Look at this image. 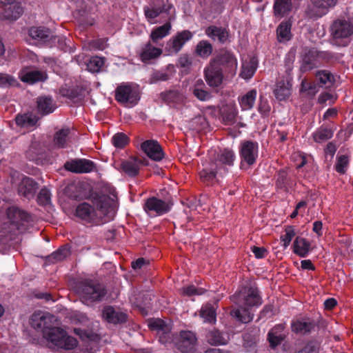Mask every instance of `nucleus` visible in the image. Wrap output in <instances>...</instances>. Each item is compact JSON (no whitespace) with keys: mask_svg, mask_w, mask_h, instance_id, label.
<instances>
[{"mask_svg":"<svg viewBox=\"0 0 353 353\" xmlns=\"http://www.w3.org/2000/svg\"><path fill=\"white\" fill-rule=\"evenodd\" d=\"M200 315L204 319L205 322L210 323L216 322V311L211 304L203 305L201 309Z\"/></svg>","mask_w":353,"mask_h":353,"instance_id":"obj_51","label":"nucleus"},{"mask_svg":"<svg viewBox=\"0 0 353 353\" xmlns=\"http://www.w3.org/2000/svg\"><path fill=\"white\" fill-rule=\"evenodd\" d=\"M292 23L289 19L288 20L283 21L276 28V37L279 42H285L290 41L292 34L291 32Z\"/></svg>","mask_w":353,"mask_h":353,"instance_id":"obj_36","label":"nucleus"},{"mask_svg":"<svg viewBox=\"0 0 353 353\" xmlns=\"http://www.w3.org/2000/svg\"><path fill=\"white\" fill-rule=\"evenodd\" d=\"M70 134V129L68 128L56 132L53 139L54 145L58 148H65L68 146Z\"/></svg>","mask_w":353,"mask_h":353,"instance_id":"obj_45","label":"nucleus"},{"mask_svg":"<svg viewBox=\"0 0 353 353\" xmlns=\"http://www.w3.org/2000/svg\"><path fill=\"white\" fill-rule=\"evenodd\" d=\"M221 116L224 122L231 124L235 121L236 113L231 106H225L220 110Z\"/></svg>","mask_w":353,"mask_h":353,"instance_id":"obj_57","label":"nucleus"},{"mask_svg":"<svg viewBox=\"0 0 353 353\" xmlns=\"http://www.w3.org/2000/svg\"><path fill=\"white\" fill-rule=\"evenodd\" d=\"M173 202L171 199L165 198L164 200L151 196L145 201L143 210L145 212H154L158 215L166 214L170 210Z\"/></svg>","mask_w":353,"mask_h":353,"instance_id":"obj_10","label":"nucleus"},{"mask_svg":"<svg viewBox=\"0 0 353 353\" xmlns=\"http://www.w3.org/2000/svg\"><path fill=\"white\" fill-rule=\"evenodd\" d=\"M48 47H57L63 52H67L68 50L65 38L63 36H57L54 34L50 39V41H48Z\"/></svg>","mask_w":353,"mask_h":353,"instance_id":"obj_56","label":"nucleus"},{"mask_svg":"<svg viewBox=\"0 0 353 353\" xmlns=\"http://www.w3.org/2000/svg\"><path fill=\"white\" fill-rule=\"evenodd\" d=\"M317 90V85L314 82H307L305 79L301 83L300 92H306L308 97H314Z\"/></svg>","mask_w":353,"mask_h":353,"instance_id":"obj_59","label":"nucleus"},{"mask_svg":"<svg viewBox=\"0 0 353 353\" xmlns=\"http://www.w3.org/2000/svg\"><path fill=\"white\" fill-rule=\"evenodd\" d=\"M148 326L152 331H156L159 334V341L165 343L169 338L171 332V327L165 321L161 319H152L149 321Z\"/></svg>","mask_w":353,"mask_h":353,"instance_id":"obj_20","label":"nucleus"},{"mask_svg":"<svg viewBox=\"0 0 353 353\" xmlns=\"http://www.w3.org/2000/svg\"><path fill=\"white\" fill-rule=\"evenodd\" d=\"M236 156L234 151L229 148L221 150L215 159V166L231 167L234 165Z\"/></svg>","mask_w":353,"mask_h":353,"instance_id":"obj_29","label":"nucleus"},{"mask_svg":"<svg viewBox=\"0 0 353 353\" xmlns=\"http://www.w3.org/2000/svg\"><path fill=\"white\" fill-rule=\"evenodd\" d=\"M217 168H205L199 171V175L201 181L207 186H212L216 182Z\"/></svg>","mask_w":353,"mask_h":353,"instance_id":"obj_39","label":"nucleus"},{"mask_svg":"<svg viewBox=\"0 0 353 353\" xmlns=\"http://www.w3.org/2000/svg\"><path fill=\"white\" fill-rule=\"evenodd\" d=\"M141 149L152 160L160 161L164 158L165 153L159 142L154 139L146 140L141 143Z\"/></svg>","mask_w":353,"mask_h":353,"instance_id":"obj_18","label":"nucleus"},{"mask_svg":"<svg viewBox=\"0 0 353 353\" xmlns=\"http://www.w3.org/2000/svg\"><path fill=\"white\" fill-rule=\"evenodd\" d=\"M197 336L190 330H181L174 336L175 347L181 353H194L197 345Z\"/></svg>","mask_w":353,"mask_h":353,"instance_id":"obj_7","label":"nucleus"},{"mask_svg":"<svg viewBox=\"0 0 353 353\" xmlns=\"http://www.w3.org/2000/svg\"><path fill=\"white\" fill-rule=\"evenodd\" d=\"M205 339L208 343L214 346L225 345L227 343V341L223 336L221 332L216 329L209 330L205 334Z\"/></svg>","mask_w":353,"mask_h":353,"instance_id":"obj_44","label":"nucleus"},{"mask_svg":"<svg viewBox=\"0 0 353 353\" xmlns=\"http://www.w3.org/2000/svg\"><path fill=\"white\" fill-rule=\"evenodd\" d=\"M192 125L196 130H203L208 128V122L204 116H198L192 120Z\"/></svg>","mask_w":353,"mask_h":353,"instance_id":"obj_64","label":"nucleus"},{"mask_svg":"<svg viewBox=\"0 0 353 353\" xmlns=\"http://www.w3.org/2000/svg\"><path fill=\"white\" fill-rule=\"evenodd\" d=\"M285 232V234L281 236V240L283 242V246L286 248L290 245L292 238L295 236L296 233L294 227L292 225L286 226Z\"/></svg>","mask_w":353,"mask_h":353,"instance_id":"obj_63","label":"nucleus"},{"mask_svg":"<svg viewBox=\"0 0 353 353\" xmlns=\"http://www.w3.org/2000/svg\"><path fill=\"white\" fill-rule=\"evenodd\" d=\"M192 65V57L188 54H182L177 60V66L183 69V72L188 74L190 72Z\"/></svg>","mask_w":353,"mask_h":353,"instance_id":"obj_55","label":"nucleus"},{"mask_svg":"<svg viewBox=\"0 0 353 353\" xmlns=\"http://www.w3.org/2000/svg\"><path fill=\"white\" fill-rule=\"evenodd\" d=\"M319 51L315 48L305 49L301 54V64L300 71L305 73L317 68L319 64Z\"/></svg>","mask_w":353,"mask_h":353,"instance_id":"obj_17","label":"nucleus"},{"mask_svg":"<svg viewBox=\"0 0 353 353\" xmlns=\"http://www.w3.org/2000/svg\"><path fill=\"white\" fill-rule=\"evenodd\" d=\"M59 92L62 97L69 99L74 103H82L85 97L84 90L79 86L72 88H62Z\"/></svg>","mask_w":353,"mask_h":353,"instance_id":"obj_30","label":"nucleus"},{"mask_svg":"<svg viewBox=\"0 0 353 353\" xmlns=\"http://www.w3.org/2000/svg\"><path fill=\"white\" fill-rule=\"evenodd\" d=\"M230 299L239 307L232 310L231 315L243 323L253 319L254 314L250 312L249 307H259L262 303L258 288H241L230 296Z\"/></svg>","mask_w":353,"mask_h":353,"instance_id":"obj_3","label":"nucleus"},{"mask_svg":"<svg viewBox=\"0 0 353 353\" xmlns=\"http://www.w3.org/2000/svg\"><path fill=\"white\" fill-rule=\"evenodd\" d=\"M9 5L10 6L3 12V18L10 21H16L23 14V9L19 3L12 1Z\"/></svg>","mask_w":353,"mask_h":353,"instance_id":"obj_42","label":"nucleus"},{"mask_svg":"<svg viewBox=\"0 0 353 353\" xmlns=\"http://www.w3.org/2000/svg\"><path fill=\"white\" fill-rule=\"evenodd\" d=\"M8 221L6 225L10 232L23 233L28 228L30 223L32 221V215L26 211L17 206H11L6 212Z\"/></svg>","mask_w":353,"mask_h":353,"instance_id":"obj_5","label":"nucleus"},{"mask_svg":"<svg viewBox=\"0 0 353 353\" xmlns=\"http://www.w3.org/2000/svg\"><path fill=\"white\" fill-rule=\"evenodd\" d=\"M291 84L285 80L278 81L276 88L274 90V94L279 101L286 100L290 95Z\"/></svg>","mask_w":353,"mask_h":353,"instance_id":"obj_41","label":"nucleus"},{"mask_svg":"<svg viewBox=\"0 0 353 353\" xmlns=\"http://www.w3.org/2000/svg\"><path fill=\"white\" fill-rule=\"evenodd\" d=\"M193 37L192 32L185 30L176 33L166 43L165 51L169 54H177L183 48L184 44Z\"/></svg>","mask_w":353,"mask_h":353,"instance_id":"obj_11","label":"nucleus"},{"mask_svg":"<svg viewBox=\"0 0 353 353\" xmlns=\"http://www.w3.org/2000/svg\"><path fill=\"white\" fill-rule=\"evenodd\" d=\"M114 97L117 102L128 104V107H132L137 105L140 100L141 92L138 85H120L115 90Z\"/></svg>","mask_w":353,"mask_h":353,"instance_id":"obj_6","label":"nucleus"},{"mask_svg":"<svg viewBox=\"0 0 353 353\" xmlns=\"http://www.w3.org/2000/svg\"><path fill=\"white\" fill-rule=\"evenodd\" d=\"M256 97V91L254 89L250 90L247 94L243 96L240 101V104L243 109H251L254 105Z\"/></svg>","mask_w":353,"mask_h":353,"instance_id":"obj_54","label":"nucleus"},{"mask_svg":"<svg viewBox=\"0 0 353 353\" xmlns=\"http://www.w3.org/2000/svg\"><path fill=\"white\" fill-rule=\"evenodd\" d=\"M73 332L83 342H97L100 339L99 336L91 330L76 327Z\"/></svg>","mask_w":353,"mask_h":353,"instance_id":"obj_48","label":"nucleus"},{"mask_svg":"<svg viewBox=\"0 0 353 353\" xmlns=\"http://www.w3.org/2000/svg\"><path fill=\"white\" fill-rule=\"evenodd\" d=\"M112 142L115 148L122 149L129 143L130 139L125 133L118 132L113 136Z\"/></svg>","mask_w":353,"mask_h":353,"instance_id":"obj_58","label":"nucleus"},{"mask_svg":"<svg viewBox=\"0 0 353 353\" xmlns=\"http://www.w3.org/2000/svg\"><path fill=\"white\" fill-rule=\"evenodd\" d=\"M63 168L68 172L81 174L93 171L96 168V165L92 161L86 159H73L67 161Z\"/></svg>","mask_w":353,"mask_h":353,"instance_id":"obj_12","label":"nucleus"},{"mask_svg":"<svg viewBox=\"0 0 353 353\" xmlns=\"http://www.w3.org/2000/svg\"><path fill=\"white\" fill-rule=\"evenodd\" d=\"M333 136V131L327 126H321L313 134L314 140L317 143H322Z\"/></svg>","mask_w":353,"mask_h":353,"instance_id":"obj_49","label":"nucleus"},{"mask_svg":"<svg viewBox=\"0 0 353 353\" xmlns=\"http://www.w3.org/2000/svg\"><path fill=\"white\" fill-rule=\"evenodd\" d=\"M75 215L83 220L90 221L95 215V210L90 204L83 202L77 206Z\"/></svg>","mask_w":353,"mask_h":353,"instance_id":"obj_40","label":"nucleus"},{"mask_svg":"<svg viewBox=\"0 0 353 353\" xmlns=\"http://www.w3.org/2000/svg\"><path fill=\"white\" fill-rule=\"evenodd\" d=\"M162 52L161 48L153 46L149 41L142 49L140 58L143 63H148L149 61L159 57L162 54Z\"/></svg>","mask_w":353,"mask_h":353,"instance_id":"obj_38","label":"nucleus"},{"mask_svg":"<svg viewBox=\"0 0 353 353\" xmlns=\"http://www.w3.org/2000/svg\"><path fill=\"white\" fill-rule=\"evenodd\" d=\"M148 159L141 156H131L128 160L121 163V170L130 177H135L139 174L141 166L148 165Z\"/></svg>","mask_w":353,"mask_h":353,"instance_id":"obj_14","label":"nucleus"},{"mask_svg":"<svg viewBox=\"0 0 353 353\" xmlns=\"http://www.w3.org/2000/svg\"><path fill=\"white\" fill-rule=\"evenodd\" d=\"M170 29L171 24L165 23L163 26L154 28L150 34V38L154 43H157L158 40L167 36Z\"/></svg>","mask_w":353,"mask_h":353,"instance_id":"obj_50","label":"nucleus"},{"mask_svg":"<svg viewBox=\"0 0 353 353\" xmlns=\"http://www.w3.org/2000/svg\"><path fill=\"white\" fill-rule=\"evenodd\" d=\"M259 145L256 141H244L241 143L239 148V154L242 161L245 162L249 165H252L256 163L258 157Z\"/></svg>","mask_w":353,"mask_h":353,"instance_id":"obj_15","label":"nucleus"},{"mask_svg":"<svg viewBox=\"0 0 353 353\" xmlns=\"http://www.w3.org/2000/svg\"><path fill=\"white\" fill-rule=\"evenodd\" d=\"M41 154V150L39 148L37 144H32L26 152V158L31 161H37L40 160V155Z\"/></svg>","mask_w":353,"mask_h":353,"instance_id":"obj_62","label":"nucleus"},{"mask_svg":"<svg viewBox=\"0 0 353 353\" xmlns=\"http://www.w3.org/2000/svg\"><path fill=\"white\" fill-rule=\"evenodd\" d=\"M159 98L167 105L180 104L184 101V95L178 90H168L159 94Z\"/></svg>","mask_w":353,"mask_h":353,"instance_id":"obj_32","label":"nucleus"},{"mask_svg":"<svg viewBox=\"0 0 353 353\" xmlns=\"http://www.w3.org/2000/svg\"><path fill=\"white\" fill-rule=\"evenodd\" d=\"M39 188L38 183L29 176H24L18 185V193L19 195L30 199L33 198Z\"/></svg>","mask_w":353,"mask_h":353,"instance_id":"obj_21","label":"nucleus"},{"mask_svg":"<svg viewBox=\"0 0 353 353\" xmlns=\"http://www.w3.org/2000/svg\"><path fill=\"white\" fill-rule=\"evenodd\" d=\"M57 106L51 97L41 96L37 99V108L41 115H47L54 111Z\"/></svg>","mask_w":353,"mask_h":353,"instance_id":"obj_31","label":"nucleus"},{"mask_svg":"<svg viewBox=\"0 0 353 353\" xmlns=\"http://www.w3.org/2000/svg\"><path fill=\"white\" fill-rule=\"evenodd\" d=\"M237 59L235 54L226 48L216 52L204 70L207 84L211 88L221 85L224 77H234L237 70Z\"/></svg>","mask_w":353,"mask_h":353,"instance_id":"obj_1","label":"nucleus"},{"mask_svg":"<svg viewBox=\"0 0 353 353\" xmlns=\"http://www.w3.org/2000/svg\"><path fill=\"white\" fill-rule=\"evenodd\" d=\"M47 79V74L41 71L32 70L27 72L21 75V80L24 83L33 84L39 81H44Z\"/></svg>","mask_w":353,"mask_h":353,"instance_id":"obj_43","label":"nucleus"},{"mask_svg":"<svg viewBox=\"0 0 353 353\" xmlns=\"http://www.w3.org/2000/svg\"><path fill=\"white\" fill-rule=\"evenodd\" d=\"M316 324L310 319H297L292 322V331L296 334L306 335L310 334L315 328Z\"/></svg>","mask_w":353,"mask_h":353,"instance_id":"obj_26","label":"nucleus"},{"mask_svg":"<svg viewBox=\"0 0 353 353\" xmlns=\"http://www.w3.org/2000/svg\"><path fill=\"white\" fill-rule=\"evenodd\" d=\"M310 243L305 238L297 236L293 243V252L301 257H306L311 248Z\"/></svg>","mask_w":353,"mask_h":353,"instance_id":"obj_37","label":"nucleus"},{"mask_svg":"<svg viewBox=\"0 0 353 353\" xmlns=\"http://www.w3.org/2000/svg\"><path fill=\"white\" fill-rule=\"evenodd\" d=\"M205 34L213 41L220 45H227L231 42L230 30L222 26L211 25L205 29Z\"/></svg>","mask_w":353,"mask_h":353,"instance_id":"obj_13","label":"nucleus"},{"mask_svg":"<svg viewBox=\"0 0 353 353\" xmlns=\"http://www.w3.org/2000/svg\"><path fill=\"white\" fill-rule=\"evenodd\" d=\"M150 6L151 8L148 7L144 8L145 15L146 18L150 19H155L161 13H168L172 8V4H168L166 6L164 0H154Z\"/></svg>","mask_w":353,"mask_h":353,"instance_id":"obj_22","label":"nucleus"},{"mask_svg":"<svg viewBox=\"0 0 353 353\" xmlns=\"http://www.w3.org/2000/svg\"><path fill=\"white\" fill-rule=\"evenodd\" d=\"M285 326L283 324H277L274 326L268 333L267 339L272 349L279 345L285 339L284 333Z\"/></svg>","mask_w":353,"mask_h":353,"instance_id":"obj_25","label":"nucleus"},{"mask_svg":"<svg viewBox=\"0 0 353 353\" xmlns=\"http://www.w3.org/2000/svg\"><path fill=\"white\" fill-rule=\"evenodd\" d=\"M213 52L212 44L207 40H201L196 46L195 54L201 58L209 57Z\"/></svg>","mask_w":353,"mask_h":353,"instance_id":"obj_47","label":"nucleus"},{"mask_svg":"<svg viewBox=\"0 0 353 353\" xmlns=\"http://www.w3.org/2000/svg\"><path fill=\"white\" fill-rule=\"evenodd\" d=\"M72 254V246L69 243L60 246L56 251L45 257V263L54 264L69 257Z\"/></svg>","mask_w":353,"mask_h":353,"instance_id":"obj_23","label":"nucleus"},{"mask_svg":"<svg viewBox=\"0 0 353 353\" xmlns=\"http://www.w3.org/2000/svg\"><path fill=\"white\" fill-rule=\"evenodd\" d=\"M320 349V342L312 339L307 341L301 348L296 350L294 353H319Z\"/></svg>","mask_w":353,"mask_h":353,"instance_id":"obj_52","label":"nucleus"},{"mask_svg":"<svg viewBox=\"0 0 353 353\" xmlns=\"http://www.w3.org/2000/svg\"><path fill=\"white\" fill-rule=\"evenodd\" d=\"M103 316L108 323L113 324L125 323L128 319L126 313L116 310L112 306H107L103 309Z\"/></svg>","mask_w":353,"mask_h":353,"instance_id":"obj_28","label":"nucleus"},{"mask_svg":"<svg viewBox=\"0 0 353 353\" xmlns=\"http://www.w3.org/2000/svg\"><path fill=\"white\" fill-rule=\"evenodd\" d=\"M199 84L203 85V81H197L196 84L192 90L193 94L200 101H205L209 100L212 97L210 93L205 90L197 88L196 86Z\"/></svg>","mask_w":353,"mask_h":353,"instance_id":"obj_61","label":"nucleus"},{"mask_svg":"<svg viewBox=\"0 0 353 353\" xmlns=\"http://www.w3.org/2000/svg\"><path fill=\"white\" fill-rule=\"evenodd\" d=\"M315 77L317 85L326 89L333 87L336 81L334 74L327 70H318L315 74Z\"/></svg>","mask_w":353,"mask_h":353,"instance_id":"obj_33","label":"nucleus"},{"mask_svg":"<svg viewBox=\"0 0 353 353\" xmlns=\"http://www.w3.org/2000/svg\"><path fill=\"white\" fill-rule=\"evenodd\" d=\"M258 67V61L256 57H251L249 61L243 63L241 77L245 79H250L255 73Z\"/></svg>","mask_w":353,"mask_h":353,"instance_id":"obj_46","label":"nucleus"},{"mask_svg":"<svg viewBox=\"0 0 353 353\" xmlns=\"http://www.w3.org/2000/svg\"><path fill=\"white\" fill-rule=\"evenodd\" d=\"M28 34L33 39L39 41L48 47V41H50L53 32L44 26H33L29 29Z\"/></svg>","mask_w":353,"mask_h":353,"instance_id":"obj_27","label":"nucleus"},{"mask_svg":"<svg viewBox=\"0 0 353 353\" xmlns=\"http://www.w3.org/2000/svg\"><path fill=\"white\" fill-rule=\"evenodd\" d=\"M77 19L79 23V26L83 29H85L90 26H92L94 23L93 18L88 17L86 10H79L77 13Z\"/></svg>","mask_w":353,"mask_h":353,"instance_id":"obj_53","label":"nucleus"},{"mask_svg":"<svg viewBox=\"0 0 353 353\" xmlns=\"http://www.w3.org/2000/svg\"><path fill=\"white\" fill-rule=\"evenodd\" d=\"M44 338L49 343V347L53 350H74L79 344L78 341L68 334L63 328L52 326L44 331Z\"/></svg>","mask_w":353,"mask_h":353,"instance_id":"obj_4","label":"nucleus"},{"mask_svg":"<svg viewBox=\"0 0 353 353\" xmlns=\"http://www.w3.org/2000/svg\"><path fill=\"white\" fill-rule=\"evenodd\" d=\"M293 8L292 0H274L273 14L275 17L282 18L288 15Z\"/></svg>","mask_w":353,"mask_h":353,"instance_id":"obj_35","label":"nucleus"},{"mask_svg":"<svg viewBox=\"0 0 353 353\" xmlns=\"http://www.w3.org/2000/svg\"><path fill=\"white\" fill-rule=\"evenodd\" d=\"M311 5H308L305 11L306 18L316 20L326 14L329 10L334 8L338 0H310Z\"/></svg>","mask_w":353,"mask_h":353,"instance_id":"obj_9","label":"nucleus"},{"mask_svg":"<svg viewBox=\"0 0 353 353\" xmlns=\"http://www.w3.org/2000/svg\"><path fill=\"white\" fill-rule=\"evenodd\" d=\"M54 319V316L48 312L42 311H35L31 316L30 323L35 330H40L43 332L48 328H51L52 323Z\"/></svg>","mask_w":353,"mask_h":353,"instance_id":"obj_16","label":"nucleus"},{"mask_svg":"<svg viewBox=\"0 0 353 353\" xmlns=\"http://www.w3.org/2000/svg\"><path fill=\"white\" fill-rule=\"evenodd\" d=\"M74 283L76 285L75 287H100L97 281L90 277H77L74 279Z\"/></svg>","mask_w":353,"mask_h":353,"instance_id":"obj_60","label":"nucleus"},{"mask_svg":"<svg viewBox=\"0 0 353 353\" xmlns=\"http://www.w3.org/2000/svg\"><path fill=\"white\" fill-rule=\"evenodd\" d=\"M39 121V117L33 114L32 112L18 114L15 117L16 124L22 128H34Z\"/></svg>","mask_w":353,"mask_h":353,"instance_id":"obj_34","label":"nucleus"},{"mask_svg":"<svg viewBox=\"0 0 353 353\" xmlns=\"http://www.w3.org/2000/svg\"><path fill=\"white\" fill-rule=\"evenodd\" d=\"M275 185L276 188L282 190L288 193L292 189L295 185V181L288 174V172L285 169H281L276 174Z\"/></svg>","mask_w":353,"mask_h":353,"instance_id":"obj_24","label":"nucleus"},{"mask_svg":"<svg viewBox=\"0 0 353 353\" xmlns=\"http://www.w3.org/2000/svg\"><path fill=\"white\" fill-rule=\"evenodd\" d=\"M64 193L73 200H90L97 209L103 214L108 212L113 202L112 199L109 195L94 192L90 183L83 181L68 184L64 189Z\"/></svg>","mask_w":353,"mask_h":353,"instance_id":"obj_2","label":"nucleus"},{"mask_svg":"<svg viewBox=\"0 0 353 353\" xmlns=\"http://www.w3.org/2000/svg\"><path fill=\"white\" fill-rule=\"evenodd\" d=\"M331 35L338 46H346L347 43H339V41L347 39L353 34V21L345 19H338L333 21L330 27Z\"/></svg>","mask_w":353,"mask_h":353,"instance_id":"obj_8","label":"nucleus"},{"mask_svg":"<svg viewBox=\"0 0 353 353\" xmlns=\"http://www.w3.org/2000/svg\"><path fill=\"white\" fill-rule=\"evenodd\" d=\"M74 292L81 294V301L89 305L101 301L106 294L105 288H73Z\"/></svg>","mask_w":353,"mask_h":353,"instance_id":"obj_19","label":"nucleus"}]
</instances>
